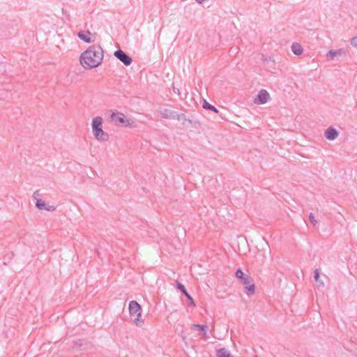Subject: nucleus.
Wrapping results in <instances>:
<instances>
[{
	"label": "nucleus",
	"mask_w": 357,
	"mask_h": 357,
	"mask_svg": "<svg viewBox=\"0 0 357 357\" xmlns=\"http://www.w3.org/2000/svg\"><path fill=\"white\" fill-rule=\"evenodd\" d=\"M103 59V50L100 45H92L82 53L79 61L85 69H91L98 66Z\"/></svg>",
	"instance_id": "obj_1"
},
{
	"label": "nucleus",
	"mask_w": 357,
	"mask_h": 357,
	"mask_svg": "<svg viewBox=\"0 0 357 357\" xmlns=\"http://www.w3.org/2000/svg\"><path fill=\"white\" fill-rule=\"evenodd\" d=\"M109 112H111L109 120L111 122L114 123V125L131 128L137 126L136 123L133 120L127 118L123 113L113 112L112 110Z\"/></svg>",
	"instance_id": "obj_2"
},
{
	"label": "nucleus",
	"mask_w": 357,
	"mask_h": 357,
	"mask_svg": "<svg viewBox=\"0 0 357 357\" xmlns=\"http://www.w3.org/2000/svg\"><path fill=\"white\" fill-rule=\"evenodd\" d=\"M92 132L94 137L100 142H107L109 139L108 133L102 130V119L100 116H96L93 119Z\"/></svg>",
	"instance_id": "obj_3"
},
{
	"label": "nucleus",
	"mask_w": 357,
	"mask_h": 357,
	"mask_svg": "<svg viewBox=\"0 0 357 357\" xmlns=\"http://www.w3.org/2000/svg\"><path fill=\"white\" fill-rule=\"evenodd\" d=\"M129 312L131 317L136 315L133 319V322L137 326H141L143 323V319H140L142 315V307L136 301H131L129 303Z\"/></svg>",
	"instance_id": "obj_4"
},
{
	"label": "nucleus",
	"mask_w": 357,
	"mask_h": 357,
	"mask_svg": "<svg viewBox=\"0 0 357 357\" xmlns=\"http://www.w3.org/2000/svg\"><path fill=\"white\" fill-rule=\"evenodd\" d=\"M114 55L126 66H130L132 62L131 56L121 49L116 50Z\"/></svg>",
	"instance_id": "obj_5"
},
{
	"label": "nucleus",
	"mask_w": 357,
	"mask_h": 357,
	"mask_svg": "<svg viewBox=\"0 0 357 357\" xmlns=\"http://www.w3.org/2000/svg\"><path fill=\"white\" fill-rule=\"evenodd\" d=\"M269 99V93L265 89H261L258 92V94L254 100V102L257 105H263L266 103Z\"/></svg>",
	"instance_id": "obj_6"
},
{
	"label": "nucleus",
	"mask_w": 357,
	"mask_h": 357,
	"mask_svg": "<svg viewBox=\"0 0 357 357\" xmlns=\"http://www.w3.org/2000/svg\"><path fill=\"white\" fill-rule=\"evenodd\" d=\"M161 116L164 119H177L181 116H178V114L174 110L167 109V108H162L158 111Z\"/></svg>",
	"instance_id": "obj_7"
},
{
	"label": "nucleus",
	"mask_w": 357,
	"mask_h": 357,
	"mask_svg": "<svg viewBox=\"0 0 357 357\" xmlns=\"http://www.w3.org/2000/svg\"><path fill=\"white\" fill-rule=\"evenodd\" d=\"M176 288L178 290H180L182 292V294L189 301L188 305L191 306V307H195L196 306L195 302L194 299L192 298V297L190 296V294L186 290L185 286L182 283L179 282L178 280L176 281Z\"/></svg>",
	"instance_id": "obj_8"
},
{
	"label": "nucleus",
	"mask_w": 357,
	"mask_h": 357,
	"mask_svg": "<svg viewBox=\"0 0 357 357\" xmlns=\"http://www.w3.org/2000/svg\"><path fill=\"white\" fill-rule=\"evenodd\" d=\"M77 36L78 38L86 43H92L95 40V36H93L89 31H80L78 33H77Z\"/></svg>",
	"instance_id": "obj_9"
},
{
	"label": "nucleus",
	"mask_w": 357,
	"mask_h": 357,
	"mask_svg": "<svg viewBox=\"0 0 357 357\" xmlns=\"http://www.w3.org/2000/svg\"><path fill=\"white\" fill-rule=\"evenodd\" d=\"M346 50L344 48H340L337 50H331L328 52L326 54L327 59L333 60L335 57L338 59L339 56H346Z\"/></svg>",
	"instance_id": "obj_10"
},
{
	"label": "nucleus",
	"mask_w": 357,
	"mask_h": 357,
	"mask_svg": "<svg viewBox=\"0 0 357 357\" xmlns=\"http://www.w3.org/2000/svg\"><path fill=\"white\" fill-rule=\"evenodd\" d=\"M92 346L91 343L86 340L81 339L74 342V348L79 349V350H84L90 348Z\"/></svg>",
	"instance_id": "obj_11"
},
{
	"label": "nucleus",
	"mask_w": 357,
	"mask_h": 357,
	"mask_svg": "<svg viewBox=\"0 0 357 357\" xmlns=\"http://www.w3.org/2000/svg\"><path fill=\"white\" fill-rule=\"evenodd\" d=\"M236 277L241 279V282L244 284H249L250 282L251 277L245 274L241 268H238L235 273Z\"/></svg>",
	"instance_id": "obj_12"
},
{
	"label": "nucleus",
	"mask_w": 357,
	"mask_h": 357,
	"mask_svg": "<svg viewBox=\"0 0 357 357\" xmlns=\"http://www.w3.org/2000/svg\"><path fill=\"white\" fill-rule=\"evenodd\" d=\"M338 134L339 132L335 128H334L333 127H329L325 130L324 137L327 139L333 141L337 138Z\"/></svg>",
	"instance_id": "obj_13"
},
{
	"label": "nucleus",
	"mask_w": 357,
	"mask_h": 357,
	"mask_svg": "<svg viewBox=\"0 0 357 357\" xmlns=\"http://www.w3.org/2000/svg\"><path fill=\"white\" fill-rule=\"evenodd\" d=\"M192 329L198 328L199 331L202 332V337L204 338H209V335L207 333L206 331L208 329V326L205 324H192Z\"/></svg>",
	"instance_id": "obj_14"
},
{
	"label": "nucleus",
	"mask_w": 357,
	"mask_h": 357,
	"mask_svg": "<svg viewBox=\"0 0 357 357\" xmlns=\"http://www.w3.org/2000/svg\"><path fill=\"white\" fill-rule=\"evenodd\" d=\"M291 48L292 52L296 56L301 55L303 52L301 45L298 43H293Z\"/></svg>",
	"instance_id": "obj_15"
},
{
	"label": "nucleus",
	"mask_w": 357,
	"mask_h": 357,
	"mask_svg": "<svg viewBox=\"0 0 357 357\" xmlns=\"http://www.w3.org/2000/svg\"><path fill=\"white\" fill-rule=\"evenodd\" d=\"M217 357H233L230 352L225 347L220 348L217 350Z\"/></svg>",
	"instance_id": "obj_16"
},
{
	"label": "nucleus",
	"mask_w": 357,
	"mask_h": 357,
	"mask_svg": "<svg viewBox=\"0 0 357 357\" xmlns=\"http://www.w3.org/2000/svg\"><path fill=\"white\" fill-rule=\"evenodd\" d=\"M245 293L248 295V296H250V295H252L255 294V285L254 283H249V284H245Z\"/></svg>",
	"instance_id": "obj_17"
},
{
	"label": "nucleus",
	"mask_w": 357,
	"mask_h": 357,
	"mask_svg": "<svg viewBox=\"0 0 357 357\" xmlns=\"http://www.w3.org/2000/svg\"><path fill=\"white\" fill-rule=\"evenodd\" d=\"M202 107L205 109L211 110L215 113H218V109L215 106L208 102L206 100H204Z\"/></svg>",
	"instance_id": "obj_18"
},
{
	"label": "nucleus",
	"mask_w": 357,
	"mask_h": 357,
	"mask_svg": "<svg viewBox=\"0 0 357 357\" xmlns=\"http://www.w3.org/2000/svg\"><path fill=\"white\" fill-rule=\"evenodd\" d=\"M46 206L45 201L42 199H38L36 202V207L39 210H44Z\"/></svg>",
	"instance_id": "obj_19"
},
{
	"label": "nucleus",
	"mask_w": 357,
	"mask_h": 357,
	"mask_svg": "<svg viewBox=\"0 0 357 357\" xmlns=\"http://www.w3.org/2000/svg\"><path fill=\"white\" fill-rule=\"evenodd\" d=\"M178 116H181L179 117L178 119H177V120H178V121L182 120L183 121L182 124L183 126L185 125V121H188V123H192V120H190V119H188L184 114H178Z\"/></svg>",
	"instance_id": "obj_20"
},
{
	"label": "nucleus",
	"mask_w": 357,
	"mask_h": 357,
	"mask_svg": "<svg viewBox=\"0 0 357 357\" xmlns=\"http://www.w3.org/2000/svg\"><path fill=\"white\" fill-rule=\"evenodd\" d=\"M309 219L311 223L315 226L317 224V221L316 220L314 215L312 213H310L309 215Z\"/></svg>",
	"instance_id": "obj_21"
},
{
	"label": "nucleus",
	"mask_w": 357,
	"mask_h": 357,
	"mask_svg": "<svg viewBox=\"0 0 357 357\" xmlns=\"http://www.w3.org/2000/svg\"><path fill=\"white\" fill-rule=\"evenodd\" d=\"M41 197V195L40 194V190H37L33 192V198L37 201L38 199H40L39 197Z\"/></svg>",
	"instance_id": "obj_22"
},
{
	"label": "nucleus",
	"mask_w": 357,
	"mask_h": 357,
	"mask_svg": "<svg viewBox=\"0 0 357 357\" xmlns=\"http://www.w3.org/2000/svg\"><path fill=\"white\" fill-rule=\"evenodd\" d=\"M319 278H320V273H319V269L317 268V269H315V271L314 272V278L316 282H319Z\"/></svg>",
	"instance_id": "obj_23"
},
{
	"label": "nucleus",
	"mask_w": 357,
	"mask_h": 357,
	"mask_svg": "<svg viewBox=\"0 0 357 357\" xmlns=\"http://www.w3.org/2000/svg\"><path fill=\"white\" fill-rule=\"evenodd\" d=\"M351 45L354 47H357V36H354L351 39Z\"/></svg>",
	"instance_id": "obj_24"
},
{
	"label": "nucleus",
	"mask_w": 357,
	"mask_h": 357,
	"mask_svg": "<svg viewBox=\"0 0 357 357\" xmlns=\"http://www.w3.org/2000/svg\"><path fill=\"white\" fill-rule=\"evenodd\" d=\"M55 209L56 208L54 206H46L44 210L47 211H54Z\"/></svg>",
	"instance_id": "obj_25"
},
{
	"label": "nucleus",
	"mask_w": 357,
	"mask_h": 357,
	"mask_svg": "<svg viewBox=\"0 0 357 357\" xmlns=\"http://www.w3.org/2000/svg\"><path fill=\"white\" fill-rule=\"evenodd\" d=\"M173 91L175 93H177L178 95H180V91L178 88L175 87V86H173Z\"/></svg>",
	"instance_id": "obj_26"
},
{
	"label": "nucleus",
	"mask_w": 357,
	"mask_h": 357,
	"mask_svg": "<svg viewBox=\"0 0 357 357\" xmlns=\"http://www.w3.org/2000/svg\"><path fill=\"white\" fill-rule=\"evenodd\" d=\"M317 282L319 283V284H318V285H319V286H321V285H322V286H323V285H324V282H323L322 281H319V282Z\"/></svg>",
	"instance_id": "obj_27"
},
{
	"label": "nucleus",
	"mask_w": 357,
	"mask_h": 357,
	"mask_svg": "<svg viewBox=\"0 0 357 357\" xmlns=\"http://www.w3.org/2000/svg\"><path fill=\"white\" fill-rule=\"evenodd\" d=\"M205 0H196V1L199 3H202Z\"/></svg>",
	"instance_id": "obj_28"
}]
</instances>
